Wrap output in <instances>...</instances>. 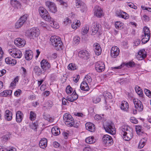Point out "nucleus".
I'll list each match as a JSON object with an SVG mask.
<instances>
[{
    "label": "nucleus",
    "mask_w": 151,
    "mask_h": 151,
    "mask_svg": "<svg viewBox=\"0 0 151 151\" xmlns=\"http://www.w3.org/2000/svg\"><path fill=\"white\" fill-rule=\"evenodd\" d=\"M21 70L22 71V75L24 77H25L27 75V72L26 68L23 67H22Z\"/></svg>",
    "instance_id": "obj_56"
},
{
    "label": "nucleus",
    "mask_w": 151,
    "mask_h": 151,
    "mask_svg": "<svg viewBox=\"0 0 151 151\" xmlns=\"http://www.w3.org/2000/svg\"><path fill=\"white\" fill-rule=\"evenodd\" d=\"M10 3L11 5L15 8L20 9L21 7V4L19 1L17 0H11Z\"/></svg>",
    "instance_id": "obj_23"
},
{
    "label": "nucleus",
    "mask_w": 151,
    "mask_h": 151,
    "mask_svg": "<svg viewBox=\"0 0 151 151\" xmlns=\"http://www.w3.org/2000/svg\"><path fill=\"white\" fill-rule=\"evenodd\" d=\"M47 140L45 138L41 139L39 143L40 147L44 149L46 147L47 145Z\"/></svg>",
    "instance_id": "obj_26"
},
{
    "label": "nucleus",
    "mask_w": 151,
    "mask_h": 151,
    "mask_svg": "<svg viewBox=\"0 0 151 151\" xmlns=\"http://www.w3.org/2000/svg\"><path fill=\"white\" fill-rule=\"evenodd\" d=\"M78 96L75 90L71 95L68 97L67 100L69 101L72 102L76 100L78 98Z\"/></svg>",
    "instance_id": "obj_24"
},
{
    "label": "nucleus",
    "mask_w": 151,
    "mask_h": 151,
    "mask_svg": "<svg viewBox=\"0 0 151 151\" xmlns=\"http://www.w3.org/2000/svg\"><path fill=\"white\" fill-rule=\"evenodd\" d=\"M28 16L27 14L24 15L22 17L19 19L21 21L24 23L27 20Z\"/></svg>",
    "instance_id": "obj_53"
},
{
    "label": "nucleus",
    "mask_w": 151,
    "mask_h": 151,
    "mask_svg": "<svg viewBox=\"0 0 151 151\" xmlns=\"http://www.w3.org/2000/svg\"><path fill=\"white\" fill-rule=\"evenodd\" d=\"M5 61L7 64H11L12 65H15L17 63V61L15 59H12L10 58H6L5 59Z\"/></svg>",
    "instance_id": "obj_31"
},
{
    "label": "nucleus",
    "mask_w": 151,
    "mask_h": 151,
    "mask_svg": "<svg viewBox=\"0 0 151 151\" xmlns=\"http://www.w3.org/2000/svg\"><path fill=\"white\" fill-rule=\"evenodd\" d=\"M78 55L80 57L86 60L89 58L90 53L86 50H82L79 52Z\"/></svg>",
    "instance_id": "obj_16"
},
{
    "label": "nucleus",
    "mask_w": 151,
    "mask_h": 151,
    "mask_svg": "<svg viewBox=\"0 0 151 151\" xmlns=\"http://www.w3.org/2000/svg\"><path fill=\"white\" fill-rule=\"evenodd\" d=\"M25 59L28 60H30L33 57V52L30 50H27L25 52Z\"/></svg>",
    "instance_id": "obj_30"
},
{
    "label": "nucleus",
    "mask_w": 151,
    "mask_h": 151,
    "mask_svg": "<svg viewBox=\"0 0 151 151\" xmlns=\"http://www.w3.org/2000/svg\"><path fill=\"white\" fill-rule=\"evenodd\" d=\"M123 135V138L126 141L129 140L133 136V134L132 132L128 131V132L124 133L122 134Z\"/></svg>",
    "instance_id": "obj_18"
},
{
    "label": "nucleus",
    "mask_w": 151,
    "mask_h": 151,
    "mask_svg": "<svg viewBox=\"0 0 151 151\" xmlns=\"http://www.w3.org/2000/svg\"><path fill=\"white\" fill-rule=\"evenodd\" d=\"M34 72L37 75H40L42 73V70L38 66H36L34 67L33 69Z\"/></svg>",
    "instance_id": "obj_39"
},
{
    "label": "nucleus",
    "mask_w": 151,
    "mask_h": 151,
    "mask_svg": "<svg viewBox=\"0 0 151 151\" xmlns=\"http://www.w3.org/2000/svg\"><path fill=\"white\" fill-rule=\"evenodd\" d=\"M72 91V88L70 86H68L66 87V92L67 94H69L71 93Z\"/></svg>",
    "instance_id": "obj_55"
},
{
    "label": "nucleus",
    "mask_w": 151,
    "mask_h": 151,
    "mask_svg": "<svg viewBox=\"0 0 151 151\" xmlns=\"http://www.w3.org/2000/svg\"><path fill=\"white\" fill-rule=\"evenodd\" d=\"M22 93V91L19 89H18L16 90L14 93V95L17 97L19 96Z\"/></svg>",
    "instance_id": "obj_60"
},
{
    "label": "nucleus",
    "mask_w": 151,
    "mask_h": 151,
    "mask_svg": "<svg viewBox=\"0 0 151 151\" xmlns=\"http://www.w3.org/2000/svg\"><path fill=\"white\" fill-rule=\"evenodd\" d=\"M40 64L41 67L43 70H46L50 68V64L45 60H42Z\"/></svg>",
    "instance_id": "obj_15"
},
{
    "label": "nucleus",
    "mask_w": 151,
    "mask_h": 151,
    "mask_svg": "<svg viewBox=\"0 0 151 151\" xmlns=\"http://www.w3.org/2000/svg\"><path fill=\"white\" fill-rule=\"evenodd\" d=\"M147 56L146 52L145 50H140L136 56L137 59L139 60H142L145 58Z\"/></svg>",
    "instance_id": "obj_17"
},
{
    "label": "nucleus",
    "mask_w": 151,
    "mask_h": 151,
    "mask_svg": "<svg viewBox=\"0 0 151 151\" xmlns=\"http://www.w3.org/2000/svg\"><path fill=\"white\" fill-rule=\"evenodd\" d=\"M89 28L88 26L87 25H85L83 27L81 30L82 33L83 35H85L87 34L89 31Z\"/></svg>",
    "instance_id": "obj_44"
},
{
    "label": "nucleus",
    "mask_w": 151,
    "mask_h": 151,
    "mask_svg": "<svg viewBox=\"0 0 151 151\" xmlns=\"http://www.w3.org/2000/svg\"><path fill=\"white\" fill-rule=\"evenodd\" d=\"M102 140L103 142L105 144L109 145L113 143V141L111 137L109 135L106 134L104 136Z\"/></svg>",
    "instance_id": "obj_14"
},
{
    "label": "nucleus",
    "mask_w": 151,
    "mask_h": 151,
    "mask_svg": "<svg viewBox=\"0 0 151 151\" xmlns=\"http://www.w3.org/2000/svg\"><path fill=\"white\" fill-rule=\"evenodd\" d=\"M135 91L138 95L140 96H142V91L140 88L138 86H136L135 87Z\"/></svg>",
    "instance_id": "obj_43"
},
{
    "label": "nucleus",
    "mask_w": 151,
    "mask_h": 151,
    "mask_svg": "<svg viewBox=\"0 0 151 151\" xmlns=\"http://www.w3.org/2000/svg\"><path fill=\"white\" fill-rule=\"evenodd\" d=\"M12 93V91L11 90L4 91L1 93L0 95L2 96H6L8 95H11Z\"/></svg>",
    "instance_id": "obj_40"
},
{
    "label": "nucleus",
    "mask_w": 151,
    "mask_h": 151,
    "mask_svg": "<svg viewBox=\"0 0 151 151\" xmlns=\"http://www.w3.org/2000/svg\"><path fill=\"white\" fill-rule=\"evenodd\" d=\"M93 11L94 16L98 18H101L103 15V10L99 6H95L93 8Z\"/></svg>",
    "instance_id": "obj_8"
},
{
    "label": "nucleus",
    "mask_w": 151,
    "mask_h": 151,
    "mask_svg": "<svg viewBox=\"0 0 151 151\" xmlns=\"http://www.w3.org/2000/svg\"><path fill=\"white\" fill-rule=\"evenodd\" d=\"M95 68L98 72H101L104 71L105 68V65L103 62L99 61L95 64Z\"/></svg>",
    "instance_id": "obj_9"
},
{
    "label": "nucleus",
    "mask_w": 151,
    "mask_h": 151,
    "mask_svg": "<svg viewBox=\"0 0 151 151\" xmlns=\"http://www.w3.org/2000/svg\"><path fill=\"white\" fill-rule=\"evenodd\" d=\"M45 4L46 6L51 12L55 13L57 11V8L54 2L47 1L45 2Z\"/></svg>",
    "instance_id": "obj_7"
},
{
    "label": "nucleus",
    "mask_w": 151,
    "mask_h": 151,
    "mask_svg": "<svg viewBox=\"0 0 151 151\" xmlns=\"http://www.w3.org/2000/svg\"><path fill=\"white\" fill-rule=\"evenodd\" d=\"M52 45L55 47H60L62 45V42L60 38L56 36H52L50 39Z\"/></svg>",
    "instance_id": "obj_6"
},
{
    "label": "nucleus",
    "mask_w": 151,
    "mask_h": 151,
    "mask_svg": "<svg viewBox=\"0 0 151 151\" xmlns=\"http://www.w3.org/2000/svg\"><path fill=\"white\" fill-rule=\"evenodd\" d=\"M80 40V38L79 36H76L73 38V42L76 44H78L79 43Z\"/></svg>",
    "instance_id": "obj_52"
},
{
    "label": "nucleus",
    "mask_w": 151,
    "mask_h": 151,
    "mask_svg": "<svg viewBox=\"0 0 151 151\" xmlns=\"http://www.w3.org/2000/svg\"><path fill=\"white\" fill-rule=\"evenodd\" d=\"M68 68L70 70H74L76 69L77 67L75 64L71 63L68 66Z\"/></svg>",
    "instance_id": "obj_48"
},
{
    "label": "nucleus",
    "mask_w": 151,
    "mask_h": 151,
    "mask_svg": "<svg viewBox=\"0 0 151 151\" xmlns=\"http://www.w3.org/2000/svg\"><path fill=\"white\" fill-rule=\"evenodd\" d=\"M56 1L60 5H63L64 7H67L68 6L66 2L64 1L63 0H56Z\"/></svg>",
    "instance_id": "obj_51"
},
{
    "label": "nucleus",
    "mask_w": 151,
    "mask_h": 151,
    "mask_svg": "<svg viewBox=\"0 0 151 151\" xmlns=\"http://www.w3.org/2000/svg\"><path fill=\"white\" fill-rule=\"evenodd\" d=\"M71 20L68 18H66L64 19L63 23L67 25L71 23Z\"/></svg>",
    "instance_id": "obj_61"
},
{
    "label": "nucleus",
    "mask_w": 151,
    "mask_h": 151,
    "mask_svg": "<svg viewBox=\"0 0 151 151\" xmlns=\"http://www.w3.org/2000/svg\"><path fill=\"white\" fill-rule=\"evenodd\" d=\"M26 33L30 38L34 39L37 37L40 34V31L37 28H33L27 30Z\"/></svg>",
    "instance_id": "obj_3"
},
{
    "label": "nucleus",
    "mask_w": 151,
    "mask_h": 151,
    "mask_svg": "<svg viewBox=\"0 0 151 151\" xmlns=\"http://www.w3.org/2000/svg\"><path fill=\"white\" fill-rule=\"evenodd\" d=\"M136 130L137 134H139L142 131V127L139 126H136Z\"/></svg>",
    "instance_id": "obj_62"
},
{
    "label": "nucleus",
    "mask_w": 151,
    "mask_h": 151,
    "mask_svg": "<svg viewBox=\"0 0 151 151\" xmlns=\"http://www.w3.org/2000/svg\"><path fill=\"white\" fill-rule=\"evenodd\" d=\"M129 107V104L126 101H123L121 102L120 107L122 110L127 111H128Z\"/></svg>",
    "instance_id": "obj_27"
},
{
    "label": "nucleus",
    "mask_w": 151,
    "mask_h": 151,
    "mask_svg": "<svg viewBox=\"0 0 151 151\" xmlns=\"http://www.w3.org/2000/svg\"><path fill=\"white\" fill-rule=\"evenodd\" d=\"M147 140L145 138L141 139L139 143L138 147L139 148L141 149L143 148L145 145V143L146 142Z\"/></svg>",
    "instance_id": "obj_42"
},
{
    "label": "nucleus",
    "mask_w": 151,
    "mask_h": 151,
    "mask_svg": "<svg viewBox=\"0 0 151 151\" xmlns=\"http://www.w3.org/2000/svg\"><path fill=\"white\" fill-rule=\"evenodd\" d=\"M23 117L24 115L21 111H18L16 112V120L17 122H21Z\"/></svg>",
    "instance_id": "obj_20"
},
{
    "label": "nucleus",
    "mask_w": 151,
    "mask_h": 151,
    "mask_svg": "<svg viewBox=\"0 0 151 151\" xmlns=\"http://www.w3.org/2000/svg\"><path fill=\"white\" fill-rule=\"evenodd\" d=\"M80 88L82 90L86 91H88L89 89L88 83L84 81L83 82L81 83Z\"/></svg>",
    "instance_id": "obj_34"
},
{
    "label": "nucleus",
    "mask_w": 151,
    "mask_h": 151,
    "mask_svg": "<svg viewBox=\"0 0 151 151\" xmlns=\"http://www.w3.org/2000/svg\"><path fill=\"white\" fill-rule=\"evenodd\" d=\"M85 126L86 129L91 132H94L95 131L94 125L92 123L87 122L85 124Z\"/></svg>",
    "instance_id": "obj_21"
},
{
    "label": "nucleus",
    "mask_w": 151,
    "mask_h": 151,
    "mask_svg": "<svg viewBox=\"0 0 151 151\" xmlns=\"http://www.w3.org/2000/svg\"><path fill=\"white\" fill-rule=\"evenodd\" d=\"M93 47L95 54L97 55H100L101 53L102 49L99 44L97 43H94Z\"/></svg>",
    "instance_id": "obj_19"
},
{
    "label": "nucleus",
    "mask_w": 151,
    "mask_h": 151,
    "mask_svg": "<svg viewBox=\"0 0 151 151\" xmlns=\"http://www.w3.org/2000/svg\"><path fill=\"white\" fill-rule=\"evenodd\" d=\"M93 100L94 103H97L101 101V98L99 96H96L93 98Z\"/></svg>",
    "instance_id": "obj_57"
},
{
    "label": "nucleus",
    "mask_w": 151,
    "mask_h": 151,
    "mask_svg": "<svg viewBox=\"0 0 151 151\" xmlns=\"http://www.w3.org/2000/svg\"><path fill=\"white\" fill-rule=\"evenodd\" d=\"M63 118L65 123L68 122V121H70L71 119L73 120L72 116L69 114L65 113L63 115Z\"/></svg>",
    "instance_id": "obj_35"
},
{
    "label": "nucleus",
    "mask_w": 151,
    "mask_h": 151,
    "mask_svg": "<svg viewBox=\"0 0 151 151\" xmlns=\"http://www.w3.org/2000/svg\"><path fill=\"white\" fill-rule=\"evenodd\" d=\"M123 23L120 21H117L115 22V27L117 29H119L123 26Z\"/></svg>",
    "instance_id": "obj_50"
},
{
    "label": "nucleus",
    "mask_w": 151,
    "mask_h": 151,
    "mask_svg": "<svg viewBox=\"0 0 151 151\" xmlns=\"http://www.w3.org/2000/svg\"><path fill=\"white\" fill-rule=\"evenodd\" d=\"M76 7L77 8L80 7L81 8H83L82 11H84L85 9H86V5L85 4L81 1L76 0Z\"/></svg>",
    "instance_id": "obj_32"
},
{
    "label": "nucleus",
    "mask_w": 151,
    "mask_h": 151,
    "mask_svg": "<svg viewBox=\"0 0 151 151\" xmlns=\"http://www.w3.org/2000/svg\"><path fill=\"white\" fill-rule=\"evenodd\" d=\"M23 22H22L19 19L15 23V27L16 28L18 29L21 27L23 24Z\"/></svg>",
    "instance_id": "obj_47"
},
{
    "label": "nucleus",
    "mask_w": 151,
    "mask_h": 151,
    "mask_svg": "<svg viewBox=\"0 0 151 151\" xmlns=\"http://www.w3.org/2000/svg\"><path fill=\"white\" fill-rule=\"evenodd\" d=\"M81 25V23L79 20H76L72 24V27L74 29H76L80 27Z\"/></svg>",
    "instance_id": "obj_36"
},
{
    "label": "nucleus",
    "mask_w": 151,
    "mask_h": 151,
    "mask_svg": "<svg viewBox=\"0 0 151 151\" xmlns=\"http://www.w3.org/2000/svg\"><path fill=\"white\" fill-rule=\"evenodd\" d=\"M92 78L91 76L89 75V74H88L86 76L84 79V81L86 83H89L92 81Z\"/></svg>",
    "instance_id": "obj_45"
},
{
    "label": "nucleus",
    "mask_w": 151,
    "mask_h": 151,
    "mask_svg": "<svg viewBox=\"0 0 151 151\" xmlns=\"http://www.w3.org/2000/svg\"><path fill=\"white\" fill-rule=\"evenodd\" d=\"M14 43L16 46L19 47H24L25 45L26 42L24 39L18 38L14 40Z\"/></svg>",
    "instance_id": "obj_12"
},
{
    "label": "nucleus",
    "mask_w": 151,
    "mask_h": 151,
    "mask_svg": "<svg viewBox=\"0 0 151 151\" xmlns=\"http://www.w3.org/2000/svg\"><path fill=\"white\" fill-rule=\"evenodd\" d=\"M105 103L106 104L107 103L110 102V99H112V96L111 93L108 92H105L103 94Z\"/></svg>",
    "instance_id": "obj_25"
},
{
    "label": "nucleus",
    "mask_w": 151,
    "mask_h": 151,
    "mask_svg": "<svg viewBox=\"0 0 151 151\" xmlns=\"http://www.w3.org/2000/svg\"><path fill=\"white\" fill-rule=\"evenodd\" d=\"M39 12L41 17L45 20L50 22L52 20V18L51 17L48 12L43 7L39 8Z\"/></svg>",
    "instance_id": "obj_2"
},
{
    "label": "nucleus",
    "mask_w": 151,
    "mask_h": 151,
    "mask_svg": "<svg viewBox=\"0 0 151 151\" xmlns=\"http://www.w3.org/2000/svg\"><path fill=\"white\" fill-rule=\"evenodd\" d=\"M12 114L11 111L6 110L5 113V118L7 121H10L12 119Z\"/></svg>",
    "instance_id": "obj_29"
},
{
    "label": "nucleus",
    "mask_w": 151,
    "mask_h": 151,
    "mask_svg": "<svg viewBox=\"0 0 151 151\" xmlns=\"http://www.w3.org/2000/svg\"><path fill=\"white\" fill-rule=\"evenodd\" d=\"M128 5L130 8H133L134 9H137V7L135 6L134 4L131 2L128 3Z\"/></svg>",
    "instance_id": "obj_59"
},
{
    "label": "nucleus",
    "mask_w": 151,
    "mask_h": 151,
    "mask_svg": "<svg viewBox=\"0 0 151 151\" xmlns=\"http://www.w3.org/2000/svg\"><path fill=\"white\" fill-rule=\"evenodd\" d=\"M144 91L146 95L149 98H151V92L149 90L145 89Z\"/></svg>",
    "instance_id": "obj_58"
},
{
    "label": "nucleus",
    "mask_w": 151,
    "mask_h": 151,
    "mask_svg": "<svg viewBox=\"0 0 151 151\" xmlns=\"http://www.w3.org/2000/svg\"><path fill=\"white\" fill-rule=\"evenodd\" d=\"M130 121L131 122L134 124H137L138 122L137 119L134 117H131Z\"/></svg>",
    "instance_id": "obj_64"
},
{
    "label": "nucleus",
    "mask_w": 151,
    "mask_h": 151,
    "mask_svg": "<svg viewBox=\"0 0 151 151\" xmlns=\"http://www.w3.org/2000/svg\"><path fill=\"white\" fill-rule=\"evenodd\" d=\"M104 128L106 132L113 135L116 134V131L114 125L112 122H107L104 125Z\"/></svg>",
    "instance_id": "obj_1"
},
{
    "label": "nucleus",
    "mask_w": 151,
    "mask_h": 151,
    "mask_svg": "<svg viewBox=\"0 0 151 151\" xmlns=\"http://www.w3.org/2000/svg\"><path fill=\"white\" fill-rule=\"evenodd\" d=\"M51 132L53 135L56 136L60 134V131L58 127H54L52 129Z\"/></svg>",
    "instance_id": "obj_33"
},
{
    "label": "nucleus",
    "mask_w": 151,
    "mask_h": 151,
    "mask_svg": "<svg viewBox=\"0 0 151 151\" xmlns=\"http://www.w3.org/2000/svg\"><path fill=\"white\" fill-rule=\"evenodd\" d=\"M119 49L117 47L113 46L111 50V56L112 58H116L119 55Z\"/></svg>",
    "instance_id": "obj_10"
},
{
    "label": "nucleus",
    "mask_w": 151,
    "mask_h": 151,
    "mask_svg": "<svg viewBox=\"0 0 151 151\" xmlns=\"http://www.w3.org/2000/svg\"><path fill=\"white\" fill-rule=\"evenodd\" d=\"M124 65H125L127 67H133L135 66V64L134 62L131 61L129 62L128 63H126L122 64L120 66L114 67H112L111 68L112 70L114 69H120L122 67H124Z\"/></svg>",
    "instance_id": "obj_13"
},
{
    "label": "nucleus",
    "mask_w": 151,
    "mask_h": 151,
    "mask_svg": "<svg viewBox=\"0 0 151 151\" xmlns=\"http://www.w3.org/2000/svg\"><path fill=\"white\" fill-rule=\"evenodd\" d=\"M37 124L36 123H33L31 125L30 127L32 129H34V130H36L37 128Z\"/></svg>",
    "instance_id": "obj_63"
},
{
    "label": "nucleus",
    "mask_w": 151,
    "mask_h": 151,
    "mask_svg": "<svg viewBox=\"0 0 151 151\" xmlns=\"http://www.w3.org/2000/svg\"><path fill=\"white\" fill-rule=\"evenodd\" d=\"M133 102L135 108L139 111H142L143 106L141 102L137 99L134 98L133 99Z\"/></svg>",
    "instance_id": "obj_11"
},
{
    "label": "nucleus",
    "mask_w": 151,
    "mask_h": 151,
    "mask_svg": "<svg viewBox=\"0 0 151 151\" xmlns=\"http://www.w3.org/2000/svg\"><path fill=\"white\" fill-rule=\"evenodd\" d=\"M66 125H67V126L69 127H72V126H73V125L74 124V119L70 121H68H68L66 122L65 123Z\"/></svg>",
    "instance_id": "obj_49"
},
{
    "label": "nucleus",
    "mask_w": 151,
    "mask_h": 151,
    "mask_svg": "<svg viewBox=\"0 0 151 151\" xmlns=\"http://www.w3.org/2000/svg\"><path fill=\"white\" fill-rule=\"evenodd\" d=\"M116 14L118 17L125 19H127L129 17L128 14L122 10H120L117 11L116 12Z\"/></svg>",
    "instance_id": "obj_22"
},
{
    "label": "nucleus",
    "mask_w": 151,
    "mask_h": 151,
    "mask_svg": "<svg viewBox=\"0 0 151 151\" xmlns=\"http://www.w3.org/2000/svg\"><path fill=\"white\" fill-rule=\"evenodd\" d=\"M4 54V51L2 48L0 47V66L2 65V62L1 60H2Z\"/></svg>",
    "instance_id": "obj_54"
},
{
    "label": "nucleus",
    "mask_w": 151,
    "mask_h": 151,
    "mask_svg": "<svg viewBox=\"0 0 151 151\" xmlns=\"http://www.w3.org/2000/svg\"><path fill=\"white\" fill-rule=\"evenodd\" d=\"M8 52L11 56L16 58H20L22 56L21 51L16 48H12L9 49Z\"/></svg>",
    "instance_id": "obj_5"
},
{
    "label": "nucleus",
    "mask_w": 151,
    "mask_h": 151,
    "mask_svg": "<svg viewBox=\"0 0 151 151\" xmlns=\"http://www.w3.org/2000/svg\"><path fill=\"white\" fill-rule=\"evenodd\" d=\"M85 142L87 143L91 144L94 142L95 140L93 137H89L86 138Z\"/></svg>",
    "instance_id": "obj_41"
},
{
    "label": "nucleus",
    "mask_w": 151,
    "mask_h": 151,
    "mask_svg": "<svg viewBox=\"0 0 151 151\" xmlns=\"http://www.w3.org/2000/svg\"><path fill=\"white\" fill-rule=\"evenodd\" d=\"M50 25L52 27L57 29L59 28V26L58 23L55 21H54L53 19L52 21H50Z\"/></svg>",
    "instance_id": "obj_38"
},
{
    "label": "nucleus",
    "mask_w": 151,
    "mask_h": 151,
    "mask_svg": "<svg viewBox=\"0 0 151 151\" xmlns=\"http://www.w3.org/2000/svg\"><path fill=\"white\" fill-rule=\"evenodd\" d=\"M144 35H142V42L145 44L147 42L150 38V31L147 27H145L143 29Z\"/></svg>",
    "instance_id": "obj_4"
},
{
    "label": "nucleus",
    "mask_w": 151,
    "mask_h": 151,
    "mask_svg": "<svg viewBox=\"0 0 151 151\" xmlns=\"http://www.w3.org/2000/svg\"><path fill=\"white\" fill-rule=\"evenodd\" d=\"M129 127L127 125L122 126L121 128V134H123L124 133L128 132V131H130L129 129Z\"/></svg>",
    "instance_id": "obj_37"
},
{
    "label": "nucleus",
    "mask_w": 151,
    "mask_h": 151,
    "mask_svg": "<svg viewBox=\"0 0 151 151\" xmlns=\"http://www.w3.org/2000/svg\"><path fill=\"white\" fill-rule=\"evenodd\" d=\"M98 24H97V23L93 22L92 24V35H95L98 31L99 30V26Z\"/></svg>",
    "instance_id": "obj_28"
},
{
    "label": "nucleus",
    "mask_w": 151,
    "mask_h": 151,
    "mask_svg": "<svg viewBox=\"0 0 151 151\" xmlns=\"http://www.w3.org/2000/svg\"><path fill=\"white\" fill-rule=\"evenodd\" d=\"M36 114L33 111H31L30 113V119L32 121L35 120L36 118Z\"/></svg>",
    "instance_id": "obj_46"
}]
</instances>
